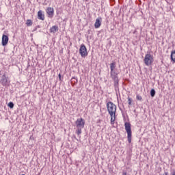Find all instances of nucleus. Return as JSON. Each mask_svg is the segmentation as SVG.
Here are the masks:
<instances>
[{
    "mask_svg": "<svg viewBox=\"0 0 175 175\" xmlns=\"http://www.w3.org/2000/svg\"><path fill=\"white\" fill-rule=\"evenodd\" d=\"M38 20L44 21V14H43V12L42 10L38 12Z\"/></svg>",
    "mask_w": 175,
    "mask_h": 175,
    "instance_id": "11",
    "label": "nucleus"
},
{
    "mask_svg": "<svg viewBox=\"0 0 175 175\" xmlns=\"http://www.w3.org/2000/svg\"><path fill=\"white\" fill-rule=\"evenodd\" d=\"M150 96H152V98H154L155 96V90L152 89L150 90Z\"/></svg>",
    "mask_w": 175,
    "mask_h": 175,
    "instance_id": "16",
    "label": "nucleus"
},
{
    "mask_svg": "<svg viewBox=\"0 0 175 175\" xmlns=\"http://www.w3.org/2000/svg\"><path fill=\"white\" fill-rule=\"evenodd\" d=\"M107 111L111 116V124L113 125L116 121V113H117V105L109 101L107 103Z\"/></svg>",
    "mask_w": 175,
    "mask_h": 175,
    "instance_id": "2",
    "label": "nucleus"
},
{
    "mask_svg": "<svg viewBox=\"0 0 175 175\" xmlns=\"http://www.w3.org/2000/svg\"><path fill=\"white\" fill-rule=\"evenodd\" d=\"M171 175H175V170L172 171Z\"/></svg>",
    "mask_w": 175,
    "mask_h": 175,
    "instance_id": "21",
    "label": "nucleus"
},
{
    "mask_svg": "<svg viewBox=\"0 0 175 175\" xmlns=\"http://www.w3.org/2000/svg\"><path fill=\"white\" fill-rule=\"evenodd\" d=\"M71 83H72V84H77L78 81H77V78L76 77H72L71 79Z\"/></svg>",
    "mask_w": 175,
    "mask_h": 175,
    "instance_id": "15",
    "label": "nucleus"
},
{
    "mask_svg": "<svg viewBox=\"0 0 175 175\" xmlns=\"http://www.w3.org/2000/svg\"><path fill=\"white\" fill-rule=\"evenodd\" d=\"M171 61L175 62V51H173L171 53Z\"/></svg>",
    "mask_w": 175,
    "mask_h": 175,
    "instance_id": "13",
    "label": "nucleus"
},
{
    "mask_svg": "<svg viewBox=\"0 0 175 175\" xmlns=\"http://www.w3.org/2000/svg\"><path fill=\"white\" fill-rule=\"evenodd\" d=\"M9 42V37L5 34L2 36V46H6Z\"/></svg>",
    "mask_w": 175,
    "mask_h": 175,
    "instance_id": "9",
    "label": "nucleus"
},
{
    "mask_svg": "<svg viewBox=\"0 0 175 175\" xmlns=\"http://www.w3.org/2000/svg\"><path fill=\"white\" fill-rule=\"evenodd\" d=\"M77 130L76 133L78 136H80L82 133V129L84 128V126L85 125V121L83 118H79L75 122Z\"/></svg>",
    "mask_w": 175,
    "mask_h": 175,
    "instance_id": "3",
    "label": "nucleus"
},
{
    "mask_svg": "<svg viewBox=\"0 0 175 175\" xmlns=\"http://www.w3.org/2000/svg\"><path fill=\"white\" fill-rule=\"evenodd\" d=\"M125 131L127 133V139L129 143L132 142V128L131 127V123L126 122L124 123Z\"/></svg>",
    "mask_w": 175,
    "mask_h": 175,
    "instance_id": "4",
    "label": "nucleus"
},
{
    "mask_svg": "<svg viewBox=\"0 0 175 175\" xmlns=\"http://www.w3.org/2000/svg\"><path fill=\"white\" fill-rule=\"evenodd\" d=\"M79 54H81V57H85L87 55H88V52H87V47H85V45L84 44H82L81 45V47L79 49Z\"/></svg>",
    "mask_w": 175,
    "mask_h": 175,
    "instance_id": "6",
    "label": "nucleus"
},
{
    "mask_svg": "<svg viewBox=\"0 0 175 175\" xmlns=\"http://www.w3.org/2000/svg\"><path fill=\"white\" fill-rule=\"evenodd\" d=\"M128 102H129V106L132 105V98L129 96L128 97Z\"/></svg>",
    "mask_w": 175,
    "mask_h": 175,
    "instance_id": "19",
    "label": "nucleus"
},
{
    "mask_svg": "<svg viewBox=\"0 0 175 175\" xmlns=\"http://www.w3.org/2000/svg\"><path fill=\"white\" fill-rule=\"evenodd\" d=\"M58 26H53L50 29V32L52 33H55V32H58Z\"/></svg>",
    "mask_w": 175,
    "mask_h": 175,
    "instance_id": "12",
    "label": "nucleus"
},
{
    "mask_svg": "<svg viewBox=\"0 0 175 175\" xmlns=\"http://www.w3.org/2000/svg\"><path fill=\"white\" fill-rule=\"evenodd\" d=\"M102 25V18L98 17L96 19V22L94 23V28H99Z\"/></svg>",
    "mask_w": 175,
    "mask_h": 175,
    "instance_id": "8",
    "label": "nucleus"
},
{
    "mask_svg": "<svg viewBox=\"0 0 175 175\" xmlns=\"http://www.w3.org/2000/svg\"><path fill=\"white\" fill-rule=\"evenodd\" d=\"M59 79H61V74L59 75Z\"/></svg>",
    "mask_w": 175,
    "mask_h": 175,
    "instance_id": "22",
    "label": "nucleus"
},
{
    "mask_svg": "<svg viewBox=\"0 0 175 175\" xmlns=\"http://www.w3.org/2000/svg\"><path fill=\"white\" fill-rule=\"evenodd\" d=\"M0 84L3 85V87L9 85V78L6 75H3L0 80Z\"/></svg>",
    "mask_w": 175,
    "mask_h": 175,
    "instance_id": "7",
    "label": "nucleus"
},
{
    "mask_svg": "<svg viewBox=\"0 0 175 175\" xmlns=\"http://www.w3.org/2000/svg\"><path fill=\"white\" fill-rule=\"evenodd\" d=\"M144 62L146 66H150V65H152V62H154V57L150 53H147L145 55Z\"/></svg>",
    "mask_w": 175,
    "mask_h": 175,
    "instance_id": "5",
    "label": "nucleus"
},
{
    "mask_svg": "<svg viewBox=\"0 0 175 175\" xmlns=\"http://www.w3.org/2000/svg\"><path fill=\"white\" fill-rule=\"evenodd\" d=\"M46 13L49 16H51V17H53V16H54V8L51 7L47 8Z\"/></svg>",
    "mask_w": 175,
    "mask_h": 175,
    "instance_id": "10",
    "label": "nucleus"
},
{
    "mask_svg": "<svg viewBox=\"0 0 175 175\" xmlns=\"http://www.w3.org/2000/svg\"><path fill=\"white\" fill-rule=\"evenodd\" d=\"M110 75H111V78L112 80L114 81V88H115V91L118 90V84L120 83V79H118V71L116 70V62H112L110 64Z\"/></svg>",
    "mask_w": 175,
    "mask_h": 175,
    "instance_id": "1",
    "label": "nucleus"
},
{
    "mask_svg": "<svg viewBox=\"0 0 175 175\" xmlns=\"http://www.w3.org/2000/svg\"><path fill=\"white\" fill-rule=\"evenodd\" d=\"M136 99H137V100H142L143 99V98L142 97V96L137 94L136 96Z\"/></svg>",
    "mask_w": 175,
    "mask_h": 175,
    "instance_id": "18",
    "label": "nucleus"
},
{
    "mask_svg": "<svg viewBox=\"0 0 175 175\" xmlns=\"http://www.w3.org/2000/svg\"><path fill=\"white\" fill-rule=\"evenodd\" d=\"M38 28H40V27H39V26L36 27L33 29V31H37Z\"/></svg>",
    "mask_w": 175,
    "mask_h": 175,
    "instance_id": "20",
    "label": "nucleus"
},
{
    "mask_svg": "<svg viewBox=\"0 0 175 175\" xmlns=\"http://www.w3.org/2000/svg\"><path fill=\"white\" fill-rule=\"evenodd\" d=\"M32 24H33L32 23V21L30 19H27L26 21V25H27V27H31Z\"/></svg>",
    "mask_w": 175,
    "mask_h": 175,
    "instance_id": "14",
    "label": "nucleus"
},
{
    "mask_svg": "<svg viewBox=\"0 0 175 175\" xmlns=\"http://www.w3.org/2000/svg\"><path fill=\"white\" fill-rule=\"evenodd\" d=\"M8 106V107H10V109H13L14 107V104L13 103V102H10Z\"/></svg>",
    "mask_w": 175,
    "mask_h": 175,
    "instance_id": "17",
    "label": "nucleus"
},
{
    "mask_svg": "<svg viewBox=\"0 0 175 175\" xmlns=\"http://www.w3.org/2000/svg\"><path fill=\"white\" fill-rule=\"evenodd\" d=\"M88 33H90V30H88Z\"/></svg>",
    "mask_w": 175,
    "mask_h": 175,
    "instance_id": "23",
    "label": "nucleus"
},
{
    "mask_svg": "<svg viewBox=\"0 0 175 175\" xmlns=\"http://www.w3.org/2000/svg\"><path fill=\"white\" fill-rule=\"evenodd\" d=\"M74 137H75V139H76V136H75Z\"/></svg>",
    "mask_w": 175,
    "mask_h": 175,
    "instance_id": "24",
    "label": "nucleus"
}]
</instances>
